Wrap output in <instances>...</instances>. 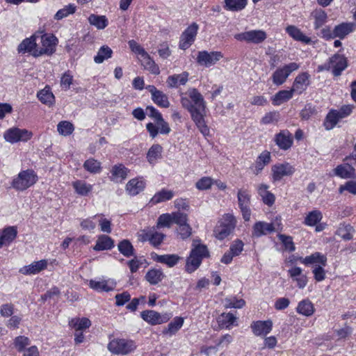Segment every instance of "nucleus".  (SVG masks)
<instances>
[{
  "label": "nucleus",
  "mask_w": 356,
  "mask_h": 356,
  "mask_svg": "<svg viewBox=\"0 0 356 356\" xmlns=\"http://www.w3.org/2000/svg\"><path fill=\"white\" fill-rule=\"evenodd\" d=\"M142 318L151 325H158L165 323L168 317L161 315L154 310H146L141 312Z\"/></svg>",
  "instance_id": "aec40b11"
},
{
  "label": "nucleus",
  "mask_w": 356,
  "mask_h": 356,
  "mask_svg": "<svg viewBox=\"0 0 356 356\" xmlns=\"http://www.w3.org/2000/svg\"><path fill=\"white\" fill-rule=\"evenodd\" d=\"M312 16L314 19V29H318L323 26L327 22V14L326 13L320 9L316 10L312 13Z\"/></svg>",
  "instance_id": "09e8293b"
},
{
  "label": "nucleus",
  "mask_w": 356,
  "mask_h": 356,
  "mask_svg": "<svg viewBox=\"0 0 356 356\" xmlns=\"http://www.w3.org/2000/svg\"><path fill=\"white\" fill-rule=\"evenodd\" d=\"M152 259L156 262L166 264L168 267L172 268L179 262L180 257L177 254L159 255L152 253Z\"/></svg>",
  "instance_id": "c85d7f7f"
},
{
  "label": "nucleus",
  "mask_w": 356,
  "mask_h": 356,
  "mask_svg": "<svg viewBox=\"0 0 356 356\" xmlns=\"http://www.w3.org/2000/svg\"><path fill=\"white\" fill-rule=\"evenodd\" d=\"M32 136V132L24 129H19L17 127L10 128L3 134V138L6 141L12 144L20 141L26 142L31 138Z\"/></svg>",
  "instance_id": "6e6552de"
},
{
  "label": "nucleus",
  "mask_w": 356,
  "mask_h": 356,
  "mask_svg": "<svg viewBox=\"0 0 356 356\" xmlns=\"http://www.w3.org/2000/svg\"><path fill=\"white\" fill-rule=\"evenodd\" d=\"M114 247V241L108 236L102 234L97 239L93 249L95 251L111 250Z\"/></svg>",
  "instance_id": "2f4dec72"
},
{
  "label": "nucleus",
  "mask_w": 356,
  "mask_h": 356,
  "mask_svg": "<svg viewBox=\"0 0 356 356\" xmlns=\"http://www.w3.org/2000/svg\"><path fill=\"white\" fill-rule=\"evenodd\" d=\"M83 168L90 173H99L101 171V163L94 159H89L84 162Z\"/></svg>",
  "instance_id": "6e6d98bb"
},
{
  "label": "nucleus",
  "mask_w": 356,
  "mask_h": 356,
  "mask_svg": "<svg viewBox=\"0 0 356 356\" xmlns=\"http://www.w3.org/2000/svg\"><path fill=\"white\" fill-rule=\"evenodd\" d=\"M236 317L232 313H222L218 318L219 325L222 327L229 328L234 324Z\"/></svg>",
  "instance_id": "3c124183"
},
{
  "label": "nucleus",
  "mask_w": 356,
  "mask_h": 356,
  "mask_svg": "<svg viewBox=\"0 0 356 356\" xmlns=\"http://www.w3.org/2000/svg\"><path fill=\"white\" fill-rule=\"evenodd\" d=\"M38 97L41 102L45 104H51L54 99L53 93L49 88H44L38 93Z\"/></svg>",
  "instance_id": "4d7b16f0"
},
{
  "label": "nucleus",
  "mask_w": 356,
  "mask_h": 356,
  "mask_svg": "<svg viewBox=\"0 0 356 356\" xmlns=\"http://www.w3.org/2000/svg\"><path fill=\"white\" fill-rule=\"evenodd\" d=\"M172 214V222L177 224L178 227L187 224L188 218L187 215L179 211L173 212Z\"/></svg>",
  "instance_id": "774afa93"
},
{
  "label": "nucleus",
  "mask_w": 356,
  "mask_h": 356,
  "mask_svg": "<svg viewBox=\"0 0 356 356\" xmlns=\"http://www.w3.org/2000/svg\"><path fill=\"white\" fill-rule=\"evenodd\" d=\"M248 3V0H225L224 8L227 10L238 12L243 10Z\"/></svg>",
  "instance_id": "a19ab883"
},
{
  "label": "nucleus",
  "mask_w": 356,
  "mask_h": 356,
  "mask_svg": "<svg viewBox=\"0 0 356 356\" xmlns=\"http://www.w3.org/2000/svg\"><path fill=\"white\" fill-rule=\"evenodd\" d=\"M39 35L40 44L41 46L38 45L39 50H36L34 52L35 57H38L42 55H51L54 53L56 50V46L58 42V39L56 36L52 34H42L41 33H37Z\"/></svg>",
  "instance_id": "423d86ee"
},
{
  "label": "nucleus",
  "mask_w": 356,
  "mask_h": 356,
  "mask_svg": "<svg viewBox=\"0 0 356 356\" xmlns=\"http://www.w3.org/2000/svg\"><path fill=\"white\" fill-rule=\"evenodd\" d=\"M234 38L238 41H245L255 44H261L267 38L266 31L263 30H250L234 35Z\"/></svg>",
  "instance_id": "1a4fd4ad"
},
{
  "label": "nucleus",
  "mask_w": 356,
  "mask_h": 356,
  "mask_svg": "<svg viewBox=\"0 0 356 356\" xmlns=\"http://www.w3.org/2000/svg\"><path fill=\"white\" fill-rule=\"evenodd\" d=\"M108 350L115 355H128L136 348L133 340L127 339H113L108 343Z\"/></svg>",
  "instance_id": "39448f33"
},
{
  "label": "nucleus",
  "mask_w": 356,
  "mask_h": 356,
  "mask_svg": "<svg viewBox=\"0 0 356 356\" xmlns=\"http://www.w3.org/2000/svg\"><path fill=\"white\" fill-rule=\"evenodd\" d=\"M146 89L151 93L152 101L159 106L168 108L170 102L168 96L162 91L157 90L154 86L149 85Z\"/></svg>",
  "instance_id": "dca6fc26"
},
{
  "label": "nucleus",
  "mask_w": 356,
  "mask_h": 356,
  "mask_svg": "<svg viewBox=\"0 0 356 356\" xmlns=\"http://www.w3.org/2000/svg\"><path fill=\"white\" fill-rule=\"evenodd\" d=\"M274 181L281 180L285 176H290L295 172L294 168L289 163L274 165L272 167Z\"/></svg>",
  "instance_id": "2eb2a0df"
},
{
  "label": "nucleus",
  "mask_w": 356,
  "mask_h": 356,
  "mask_svg": "<svg viewBox=\"0 0 356 356\" xmlns=\"http://www.w3.org/2000/svg\"><path fill=\"white\" fill-rule=\"evenodd\" d=\"M88 22L98 29H104L108 26V19L104 15L92 14L88 17Z\"/></svg>",
  "instance_id": "de8ad7c7"
},
{
  "label": "nucleus",
  "mask_w": 356,
  "mask_h": 356,
  "mask_svg": "<svg viewBox=\"0 0 356 356\" xmlns=\"http://www.w3.org/2000/svg\"><path fill=\"white\" fill-rule=\"evenodd\" d=\"M296 311L303 316H310L314 312V307L309 300L305 299L298 303Z\"/></svg>",
  "instance_id": "58836bf2"
},
{
  "label": "nucleus",
  "mask_w": 356,
  "mask_h": 356,
  "mask_svg": "<svg viewBox=\"0 0 356 356\" xmlns=\"http://www.w3.org/2000/svg\"><path fill=\"white\" fill-rule=\"evenodd\" d=\"M270 161V153L268 151H264L258 156L255 165L252 168L254 175H257L261 172L266 165Z\"/></svg>",
  "instance_id": "f704fd0d"
},
{
  "label": "nucleus",
  "mask_w": 356,
  "mask_h": 356,
  "mask_svg": "<svg viewBox=\"0 0 356 356\" xmlns=\"http://www.w3.org/2000/svg\"><path fill=\"white\" fill-rule=\"evenodd\" d=\"M245 304L243 299H238L236 297L226 298L225 299V307L226 308L241 309Z\"/></svg>",
  "instance_id": "bf43d9fd"
},
{
  "label": "nucleus",
  "mask_w": 356,
  "mask_h": 356,
  "mask_svg": "<svg viewBox=\"0 0 356 356\" xmlns=\"http://www.w3.org/2000/svg\"><path fill=\"white\" fill-rule=\"evenodd\" d=\"M293 91L292 88L290 90H283L277 92L272 99L273 104L275 106H279L289 99H291L293 97Z\"/></svg>",
  "instance_id": "ea45409f"
},
{
  "label": "nucleus",
  "mask_w": 356,
  "mask_h": 356,
  "mask_svg": "<svg viewBox=\"0 0 356 356\" xmlns=\"http://www.w3.org/2000/svg\"><path fill=\"white\" fill-rule=\"evenodd\" d=\"M76 10V6L73 3H70L64 8L58 10L54 15V19L56 20H60L65 17H67L70 15L74 14Z\"/></svg>",
  "instance_id": "603ef678"
},
{
  "label": "nucleus",
  "mask_w": 356,
  "mask_h": 356,
  "mask_svg": "<svg viewBox=\"0 0 356 356\" xmlns=\"http://www.w3.org/2000/svg\"><path fill=\"white\" fill-rule=\"evenodd\" d=\"M38 181V175L31 169L22 170L14 177L11 187L17 191H24L34 185Z\"/></svg>",
  "instance_id": "7ed1b4c3"
},
{
  "label": "nucleus",
  "mask_w": 356,
  "mask_h": 356,
  "mask_svg": "<svg viewBox=\"0 0 356 356\" xmlns=\"http://www.w3.org/2000/svg\"><path fill=\"white\" fill-rule=\"evenodd\" d=\"M72 186L76 194L81 196H87L93 189V186L84 180H76L72 183Z\"/></svg>",
  "instance_id": "473e14b6"
},
{
  "label": "nucleus",
  "mask_w": 356,
  "mask_h": 356,
  "mask_svg": "<svg viewBox=\"0 0 356 356\" xmlns=\"http://www.w3.org/2000/svg\"><path fill=\"white\" fill-rule=\"evenodd\" d=\"M119 252L126 257H129L134 254V248L129 240L124 239L118 245Z\"/></svg>",
  "instance_id": "8fccbe9b"
},
{
  "label": "nucleus",
  "mask_w": 356,
  "mask_h": 356,
  "mask_svg": "<svg viewBox=\"0 0 356 356\" xmlns=\"http://www.w3.org/2000/svg\"><path fill=\"white\" fill-rule=\"evenodd\" d=\"M116 283L111 280H90L89 286L91 289L101 292H108L113 290L115 287Z\"/></svg>",
  "instance_id": "5701e85b"
},
{
  "label": "nucleus",
  "mask_w": 356,
  "mask_h": 356,
  "mask_svg": "<svg viewBox=\"0 0 356 356\" xmlns=\"http://www.w3.org/2000/svg\"><path fill=\"white\" fill-rule=\"evenodd\" d=\"M30 344V339L25 336H18L14 339V346L19 352H23Z\"/></svg>",
  "instance_id": "052dcab7"
},
{
  "label": "nucleus",
  "mask_w": 356,
  "mask_h": 356,
  "mask_svg": "<svg viewBox=\"0 0 356 356\" xmlns=\"http://www.w3.org/2000/svg\"><path fill=\"white\" fill-rule=\"evenodd\" d=\"M199 26L195 22L192 23L182 33L179 40V48L181 49H187L194 42Z\"/></svg>",
  "instance_id": "f8f14e48"
},
{
  "label": "nucleus",
  "mask_w": 356,
  "mask_h": 356,
  "mask_svg": "<svg viewBox=\"0 0 356 356\" xmlns=\"http://www.w3.org/2000/svg\"><path fill=\"white\" fill-rule=\"evenodd\" d=\"M342 118L340 117L339 113H337V110H332L330 111L325 118L324 122V126L325 129L330 130L332 129L338 122Z\"/></svg>",
  "instance_id": "37998d69"
},
{
  "label": "nucleus",
  "mask_w": 356,
  "mask_h": 356,
  "mask_svg": "<svg viewBox=\"0 0 356 356\" xmlns=\"http://www.w3.org/2000/svg\"><path fill=\"white\" fill-rule=\"evenodd\" d=\"M172 222V214L164 213L161 215L157 221V227H170Z\"/></svg>",
  "instance_id": "338daca9"
},
{
  "label": "nucleus",
  "mask_w": 356,
  "mask_h": 356,
  "mask_svg": "<svg viewBox=\"0 0 356 356\" xmlns=\"http://www.w3.org/2000/svg\"><path fill=\"white\" fill-rule=\"evenodd\" d=\"M57 130L62 136H69L74 131V125L68 121H61L57 125Z\"/></svg>",
  "instance_id": "13d9d810"
},
{
  "label": "nucleus",
  "mask_w": 356,
  "mask_h": 356,
  "mask_svg": "<svg viewBox=\"0 0 356 356\" xmlns=\"http://www.w3.org/2000/svg\"><path fill=\"white\" fill-rule=\"evenodd\" d=\"M162 147L159 145H153L148 150L147 159L150 164H154L157 159L161 156Z\"/></svg>",
  "instance_id": "49530a36"
},
{
  "label": "nucleus",
  "mask_w": 356,
  "mask_h": 356,
  "mask_svg": "<svg viewBox=\"0 0 356 356\" xmlns=\"http://www.w3.org/2000/svg\"><path fill=\"white\" fill-rule=\"evenodd\" d=\"M309 78L310 75L308 72H305L299 74L293 81L291 88L293 91L298 94H301L304 92L309 85Z\"/></svg>",
  "instance_id": "6ab92c4d"
},
{
  "label": "nucleus",
  "mask_w": 356,
  "mask_h": 356,
  "mask_svg": "<svg viewBox=\"0 0 356 356\" xmlns=\"http://www.w3.org/2000/svg\"><path fill=\"white\" fill-rule=\"evenodd\" d=\"M238 206L245 221L250 220V195L247 190L240 189L237 194Z\"/></svg>",
  "instance_id": "ddd939ff"
},
{
  "label": "nucleus",
  "mask_w": 356,
  "mask_h": 356,
  "mask_svg": "<svg viewBox=\"0 0 356 356\" xmlns=\"http://www.w3.org/2000/svg\"><path fill=\"white\" fill-rule=\"evenodd\" d=\"M277 237L283 243L285 250L289 252H293L296 250L292 237L284 234H278Z\"/></svg>",
  "instance_id": "e2e57ef3"
},
{
  "label": "nucleus",
  "mask_w": 356,
  "mask_h": 356,
  "mask_svg": "<svg viewBox=\"0 0 356 356\" xmlns=\"http://www.w3.org/2000/svg\"><path fill=\"white\" fill-rule=\"evenodd\" d=\"M188 79V73L184 72L181 74H173L168 77L166 83L169 88H177L180 85H185Z\"/></svg>",
  "instance_id": "72a5a7b5"
},
{
  "label": "nucleus",
  "mask_w": 356,
  "mask_h": 356,
  "mask_svg": "<svg viewBox=\"0 0 356 356\" xmlns=\"http://www.w3.org/2000/svg\"><path fill=\"white\" fill-rule=\"evenodd\" d=\"M174 195V191L163 188L154 194L150 200V202L152 204H156L171 200Z\"/></svg>",
  "instance_id": "e433bc0d"
},
{
  "label": "nucleus",
  "mask_w": 356,
  "mask_h": 356,
  "mask_svg": "<svg viewBox=\"0 0 356 356\" xmlns=\"http://www.w3.org/2000/svg\"><path fill=\"white\" fill-rule=\"evenodd\" d=\"M223 57L220 51H200L197 53L196 61L202 66L209 67L214 65Z\"/></svg>",
  "instance_id": "9b49d317"
},
{
  "label": "nucleus",
  "mask_w": 356,
  "mask_h": 356,
  "mask_svg": "<svg viewBox=\"0 0 356 356\" xmlns=\"http://www.w3.org/2000/svg\"><path fill=\"white\" fill-rule=\"evenodd\" d=\"M274 231L275 227L272 223L258 221L253 225L252 236V237L259 238Z\"/></svg>",
  "instance_id": "412c9836"
},
{
  "label": "nucleus",
  "mask_w": 356,
  "mask_h": 356,
  "mask_svg": "<svg viewBox=\"0 0 356 356\" xmlns=\"http://www.w3.org/2000/svg\"><path fill=\"white\" fill-rule=\"evenodd\" d=\"M183 323L184 319L181 317H177L168 325V327L163 330V333L172 335L181 327Z\"/></svg>",
  "instance_id": "864d4df0"
},
{
  "label": "nucleus",
  "mask_w": 356,
  "mask_h": 356,
  "mask_svg": "<svg viewBox=\"0 0 356 356\" xmlns=\"http://www.w3.org/2000/svg\"><path fill=\"white\" fill-rule=\"evenodd\" d=\"M292 134L288 130H282L275 136L276 145L283 150L289 149L293 145Z\"/></svg>",
  "instance_id": "a211bd4d"
},
{
  "label": "nucleus",
  "mask_w": 356,
  "mask_h": 356,
  "mask_svg": "<svg viewBox=\"0 0 356 356\" xmlns=\"http://www.w3.org/2000/svg\"><path fill=\"white\" fill-rule=\"evenodd\" d=\"M268 186L261 184L258 187V193L261 197L264 203L268 206H272L275 202V195L268 191Z\"/></svg>",
  "instance_id": "4c0bfd02"
},
{
  "label": "nucleus",
  "mask_w": 356,
  "mask_h": 356,
  "mask_svg": "<svg viewBox=\"0 0 356 356\" xmlns=\"http://www.w3.org/2000/svg\"><path fill=\"white\" fill-rule=\"evenodd\" d=\"M353 228L350 225L342 226L337 229V234L343 239L348 241L353 238Z\"/></svg>",
  "instance_id": "69168bd1"
},
{
  "label": "nucleus",
  "mask_w": 356,
  "mask_h": 356,
  "mask_svg": "<svg viewBox=\"0 0 356 356\" xmlns=\"http://www.w3.org/2000/svg\"><path fill=\"white\" fill-rule=\"evenodd\" d=\"M347 67V58L343 55L335 54L331 56L326 63L318 65L317 67V72H321L332 70L333 75L339 76Z\"/></svg>",
  "instance_id": "20e7f679"
},
{
  "label": "nucleus",
  "mask_w": 356,
  "mask_h": 356,
  "mask_svg": "<svg viewBox=\"0 0 356 356\" xmlns=\"http://www.w3.org/2000/svg\"><path fill=\"white\" fill-rule=\"evenodd\" d=\"M300 67V65L296 63H290L282 67L277 68L272 76L273 82L276 86L283 84L290 74Z\"/></svg>",
  "instance_id": "9d476101"
},
{
  "label": "nucleus",
  "mask_w": 356,
  "mask_h": 356,
  "mask_svg": "<svg viewBox=\"0 0 356 356\" xmlns=\"http://www.w3.org/2000/svg\"><path fill=\"white\" fill-rule=\"evenodd\" d=\"M145 181L143 177L131 179L126 185V191L130 195H136L144 190Z\"/></svg>",
  "instance_id": "a878e982"
},
{
  "label": "nucleus",
  "mask_w": 356,
  "mask_h": 356,
  "mask_svg": "<svg viewBox=\"0 0 356 356\" xmlns=\"http://www.w3.org/2000/svg\"><path fill=\"white\" fill-rule=\"evenodd\" d=\"M334 172L339 177L348 179L355 177V170L352 165L346 163L337 165L334 168Z\"/></svg>",
  "instance_id": "7c9ffc66"
},
{
  "label": "nucleus",
  "mask_w": 356,
  "mask_h": 356,
  "mask_svg": "<svg viewBox=\"0 0 356 356\" xmlns=\"http://www.w3.org/2000/svg\"><path fill=\"white\" fill-rule=\"evenodd\" d=\"M113 50L107 45H104L98 50L97 55L94 57V61L100 64L105 60L112 57Z\"/></svg>",
  "instance_id": "c03bdc74"
},
{
  "label": "nucleus",
  "mask_w": 356,
  "mask_h": 356,
  "mask_svg": "<svg viewBox=\"0 0 356 356\" xmlns=\"http://www.w3.org/2000/svg\"><path fill=\"white\" fill-rule=\"evenodd\" d=\"M250 327L255 336L264 337L271 332L273 322L270 320L254 321L252 323Z\"/></svg>",
  "instance_id": "f3484780"
},
{
  "label": "nucleus",
  "mask_w": 356,
  "mask_h": 356,
  "mask_svg": "<svg viewBox=\"0 0 356 356\" xmlns=\"http://www.w3.org/2000/svg\"><path fill=\"white\" fill-rule=\"evenodd\" d=\"M129 170L122 164L115 165L111 170V179L115 182H121L125 179Z\"/></svg>",
  "instance_id": "c756f323"
},
{
  "label": "nucleus",
  "mask_w": 356,
  "mask_h": 356,
  "mask_svg": "<svg viewBox=\"0 0 356 356\" xmlns=\"http://www.w3.org/2000/svg\"><path fill=\"white\" fill-rule=\"evenodd\" d=\"M236 223V220L232 214H225L223 216L222 221L215 227L214 234L216 237L220 240L225 238L234 230Z\"/></svg>",
  "instance_id": "0eeeda50"
},
{
  "label": "nucleus",
  "mask_w": 356,
  "mask_h": 356,
  "mask_svg": "<svg viewBox=\"0 0 356 356\" xmlns=\"http://www.w3.org/2000/svg\"><path fill=\"white\" fill-rule=\"evenodd\" d=\"M300 261L307 266L314 265V266H317L321 264L323 266H326L327 265L326 256L318 252H316L305 258L300 257Z\"/></svg>",
  "instance_id": "b1692460"
},
{
  "label": "nucleus",
  "mask_w": 356,
  "mask_h": 356,
  "mask_svg": "<svg viewBox=\"0 0 356 356\" xmlns=\"http://www.w3.org/2000/svg\"><path fill=\"white\" fill-rule=\"evenodd\" d=\"M286 32L294 40L301 42L305 44H310L312 39L305 35L302 31L296 26L289 25L286 27Z\"/></svg>",
  "instance_id": "bb28decb"
},
{
  "label": "nucleus",
  "mask_w": 356,
  "mask_h": 356,
  "mask_svg": "<svg viewBox=\"0 0 356 356\" xmlns=\"http://www.w3.org/2000/svg\"><path fill=\"white\" fill-rule=\"evenodd\" d=\"M140 62L144 68L154 74H159L160 73L159 66L151 58L149 55L146 51L140 56Z\"/></svg>",
  "instance_id": "c9c22d12"
},
{
  "label": "nucleus",
  "mask_w": 356,
  "mask_h": 356,
  "mask_svg": "<svg viewBox=\"0 0 356 356\" xmlns=\"http://www.w3.org/2000/svg\"><path fill=\"white\" fill-rule=\"evenodd\" d=\"M17 230L15 227L10 226L3 229L0 234V248L3 245H9L16 238Z\"/></svg>",
  "instance_id": "cd10ccee"
},
{
  "label": "nucleus",
  "mask_w": 356,
  "mask_h": 356,
  "mask_svg": "<svg viewBox=\"0 0 356 356\" xmlns=\"http://www.w3.org/2000/svg\"><path fill=\"white\" fill-rule=\"evenodd\" d=\"M213 184V179L209 177H204L199 179L196 184V188L200 191L209 189Z\"/></svg>",
  "instance_id": "0e129e2a"
},
{
  "label": "nucleus",
  "mask_w": 356,
  "mask_h": 356,
  "mask_svg": "<svg viewBox=\"0 0 356 356\" xmlns=\"http://www.w3.org/2000/svg\"><path fill=\"white\" fill-rule=\"evenodd\" d=\"M356 29V24L353 22H343L334 26V36L339 39L345 38L348 34Z\"/></svg>",
  "instance_id": "4be33fe9"
},
{
  "label": "nucleus",
  "mask_w": 356,
  "mask_h": 356,
  "mask_svg": "<svg viewBox=\"0 0 356 356\" xmlns=\"http://www.w3.org/2000/svg\"><path fill=\"white\" fill-rule=\"evenodd\" d=\"M322 218L323 214L319 210H313L307 214L304 223L307 226L312 227L319 222Z\"/></svg>",
  "instance_id": "a18cd8bd"
},
{
  "label": "nucleus",
  "mask_w": 356,
  "mask_h": 356,
  "mask_svg": "<svg viewBox=\"0 0 356 356\" xmlns=\"http://www.w3.org/2000/svg\"><path fill=\"white\" fill-rule=\"evenodd\" d=\"M209 256V252L207 247L200 243L198 241L194 240L190 255L186 259V270L188 273H192L199 268L202 259Z\"/></svg>",
  "instance_id": "f03ea898"
},
{
  "label": "nucleus",
  "mask_w": 356,
  "mask_h": 356,
  "mask_svg": "<svg viewBox=\"0 0 356 356\" xmlns=\"http://www.w3.org/2000/svg\"><path fill=\"white\" fill-rule=\"evenodd\" d=\"M70 323L76 330H83L90 327L91 325V321L89 318L86 317L81 318H74Z\"/></svg>",
  "instance_id": "5fc2aeb1"
},
{
  "label": "nucleus",
  "mask_w": 356,
  "mask_h": 356,
  "mask_svg": "<svg viewBox=\"0 0 356 356\" xmlns=\"http://www.w3.org/2000/svg\"><path fill=\"white\" fill-rule=\"evenodd\" d=\"M164 277V275L163 271L161 269H150L147 271L145 275L146 280L151 284H157L160 282L163 278Z\"/></svg>",
  "instance_id": "79ce46f5"
},
{
  "label": "nucleus",
  "mask_w": 356,
  "mask_h": 356,
  "mask_svg": "<svg viewBox=\"0 0 356 356\" xmlns=\"http://www.w3.org/2000/svg\"><path fill=\"white\" fill-rule=\"evenodd\" d=\"M39 35L35 33L30 38L24 39L18 46L17 51L19 54L29 53L35 57L34 52L39 50L37 43Z\"/></svg>",
  "instance_id": "4468645a"
},
{
  "label": "nucleus",
  "mask_w": 356,
  "mask_h": 356,
  "mask_svg": "<svg viewBox=\"0 0 356 356\" xmlns=\"http://www.w3.org/2000/svg\"><path fill=\"white\" fill-rule=\"evenodd\" d=\"M280 118V113L277 111L269 112L265 114L261 118V123L263 124H269L276 123Z\"/></svg>",
  "instance_id": "680f3d73"
},
{
  "label": "nucleus",
  "mask_w": 356,
  "mask_h": 356,
  "mask_svg": "<svg viewBox=\"0 0 356 356\" xmlns=\"http://www.w3.org/2000/svg\"><path fill=\"white\" fill-rule=\"evenodd\" d=\"M181 103L184 108L191 113V118L199 131L204 135L209 134V129L206 124V103L203 96L195 88H190L181 97Z\"/></svg>",
  "instance_id": "f257e3e1"
},
{
  "label": "nucleus",
  "mask_w": 356,
  "mask_h": 356,
  "mask_svg": "<svg viewBox=\"0 0 356 356\" xmlns=\"http://www.w3.org/2000/svg\"><path fill=\"white\" fill-rule=\"evenodd\" d=\"M47 266V261L42 259L34 261L28 266H25L19 269V273L23 275H34L45 269Z\"/></svg>",
  "instance_id": "393cba45"
}]
</instances>
